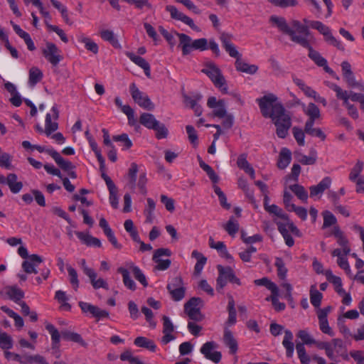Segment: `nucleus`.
<instances>
[{"instance_id": "nucleus-8", "label": "nucleus", "mask_w": 364, "mask_h": 364, "mask_svg": "<svg viewBox=\"0 0 364 364\" xmlns=\"http://www.w3.org/2000/svg\"><path fill=\"white\" fill-rule=\"evenodd\" d=\"M129 90L134 101L139 105L141 107L147 109L153 110L154 105L151 101L147 95L141 92L136 87L135 83H132L129 86Z\"/></svg>"}, {"instance_id": "nucleus-22", "label": "nucleus", "mask_w": 364, "mask_h": 364, "mask_svg": "<svg viewBox=\"0 0 364 364\" xmlns=\"http://www.w3.org/2000/svg\"><path fill=\"white\" fill-rule=\"evenodd\" d=\"M235 68L237 71L245 73L247 74L253 75L255 74L258 70V66L256 65H250L244 62L241 58H237L235 60Z\"/></svg>"}, {"instance_id": "nucleus-50", "label": "nucleus", "mask_w": 364, "mask_h": 364, "mask_svg": "<svg viewBox=\"0 0 364 364\" xmlns=\"http://www.w3.org/2000/svg\"><path fill=\"white\" fill-rule=\"evenodd\" d=\"M13 346V339L6 333L0 334V348L4 350L11 349Z\"/></svg>"}, {"instance_id": "nucleus-39", "label": "nucleus", "mask_w": 364, "mask_h": 364, "mask_svg": "<svg viewBox=\"0 0 364 364\" xmlns=\"http://www.w3.org/2000/svg\"><path fill=\"white\" fill-rule=\"evenodd\" d=\"M255 284L257 286H264L267 289L271 291L272 294H277L279 292V289L277 286L267 277H264L259 279H256L254 281Z\"/></svg>"}, {"instance_id": "nucleus-18", "label": "nucleus", "mask_w": 364, "mask_h": 364, "mask_svg": "<svg viewBox=\"0 0 364 364\" xmlns=\"http://www.w3.org/2000/svg\"><path fill=\"white\" fill-rule=\"evenodd\" d=\"M126 55L136 65L144 70V74L149 78L151 77V68L149 63L143 58L136 55L131 52H127Z\"/></svg>"}, {"instance_id": "nucleus-41", "label": "nucleus", "mask_w": 364, "mask_h": 364, "mask_svg": "<svg viewBox=\"0 0 364 364\" xmlns=\"http://www.w3.org/2000/svg\"><path fill=\"white\" fill-rule=\"evenodd\" d=\"M322 298V294L315 289L314 286H311L310 289V301L311 304L314 307L318 308L321 306Z\"/></svg>"}, {"instance_id": "nucleus-52", "label": "nucleus", "mask_w": 364, "mask_h": 364, "mask_svg": "<svg viewBox=\"0 0 364 364\" xmlns=\"http://www.w3.org/2000/svg\"><path fill=\"white\" fill-rule=\"evenodd\" d=\"M58 128V124L57 122H53L51 121V115L50 114H47L46 117V129L45 133L47 136L51 134L52 132L57 130Z\"/></svg>"}, {"instance_id": "nucleus-34", "label": "nucleus", "mask_w": 364, "mask_h": 364, "mask_svg": "<svg viewBox=\"0 0 364 364\" xmlns=\"http://www.w3.org/2000/svg\"><path fill=\"white\" fill-rule=\"evenodd\" d=\"M43 77L42 71L37 67H32L29 70L28 83L31 86L36 85Z\"/></svg>"}, {"instance_id": "nucleus-37", "label": "nucleus", "mask_w": 364, "mask_h": 364, "mask_svg": "<svg viewBox=\"0 0 364 364\" xmlns=\"http://www.w3.org/2000/svg\"><path fill=\"white\" fill-rule=\"evenodd\" d=\"M46 329L50 334L53 348H58L60 340V334L58 329L52 323H47L46 325Z\"/></svg>"}, {"instance_id": "nucleus-43", "label": "nucleus", "mask_w": 364, "mask_h": 364, "mask_svg": "<svg viewBox=\"0 0 364 364\" xmlns=\"http://www.w3.org/2000/svg\"><path fill=\"white\" fill-rule=\"evenodd\" d=\"M23 360L25 364H48L46 358L43 356L38 354L33 355L25 354Z\"/></svg>"}, {"instance_id": "nucleus-5", "label": "nucleus", "mask_w": 364, "mask_h": 364, "mask_svg": "<svg viewBox=\"0 0 364 364\" xmlns=\"http://www.w3.org/2000/svg\"><path fill=\"white\" fill-rule=\"evenodd\" d=\"M257 102L262 116L265 118H270L274 116L277 107H284L280 102H278L277 97L272 93L257 99Z\"/></svg>"}, {"instance_id": "nucleus-6", "label": "nucleus", "mask_w": 364, "mask_h": 364, "mask_svg": "<svg viewBox=\"0 0 364 364\" xmlns=\"http://www.w3.org/2000/svg\"><path fill=\"white\" fill-rule=\"evenodd\" d=\"M138 171L139 170L137 164L136 163H132L127 173V177L129 179L127 186L132 190H134L136 186H137L140 189L141 193L145 195L146 193V184L147 182L146 172L143 171L140 173L139 178L136 184V174Z\"/></svg>"}, {"instance_id": "nucleus-36", "label": "nucleus", "mask_w": 364, "mask_h": 364, "mask_svg": "<svg viewBox=\"0 0 364 364\" xmlns=\"http://www.w3.org/2000/svg\"><path fill=\"white\" fill-rule=\"evenodd\" d=\"M183 98L184 104L186 107L192 109L196 105H198V102L200 101L203 98V96L199 92L192 93L191 96L183 94Z\"/></svg>"}, {"instance_id": "nucleus-54", "label": "nucleus", "mask_w": 364, "mask_h": 364, "mask_svg": "<svg viewBox=\"0 0 364 364\" xmlns=\"http://www.w3.org/2000/svg\"><path fill=\"white\" fill-rule=\"evenodd\" d=\"M267 208L268 209L267 210V211L269 212V213H272L283 220H289L288 215L286 214L283 211V210L277 205L272 204Z\"/></svg>"}, {"instance_id": "nucleus-49", "label": "nucleus", "mask_w": 364, "mask_h": 364, "mask_svg": "<svg viewBox=\"0 0 364 364\" xmlns=\"http://www.w3.org/2000/svg\"><path fill=\"white\" fill-rule=\"evenodd\" d=\"M55 298L61 303V308L69 311L71 309V306L70 304L67 302L68 298L66 296L65 292L61 290H58L55 292Z\"/></svg>"}, {"instance_id": "nucleus-30", "label": "nucleus", "mask_w": 364, "mask_h": 364, "mask_svg": "<svg viewBox=\"0 0 364 364\" xmlns=\"http://www.w3.org/2000/svg\"><path fill=\"white\" fill-rule=\"evenodd\" d=\"M61 336L66 341H70L75 343H77L84 347L87 346V343L85 342L82 336L77 333H74L65 330L61 332Z\"/></svg>"}, {"instance_id": "nucleus-4", "label": "nucleus", "mask_w": 364, "mask_h": 364, "mask_svg": "<svg viewBox=\"0 0 364 364\" xmlns=\"http://www.w3.org/2000/svg\"><path fill=\"white\" fill-rule=\"evenodd\" d=\"M201 72L208 75L213 82L214 85L219 88L223 93H228L226 80L223 75L221 70L215 63H206L205 68L201 70Z\"/></svg>"}, {"instance_id": "nucleus-61", "label": "nucleus", "mask_w": 364, "mask_h": 364, "mask_svg": "<svg viewBox=\"0 0 364 364\" xmlns=\"http://www.w3.org/2000/svg\"><path fill=\"white\" fill-rule=\"evenodd\" d=\"M184 311L191 320L200 321L203 318V316L202 315L200 309H188L187 310H184Z\"/></svg>"}, {"instance_id": "nucleus-55", "label": "nucleus", "mask_w": 364, "mask_h": 364, "mask_svg": "<svg viewBox=\"0 0 364 364\" xmlns=\"http://www.w3.org/2000/svg\"><path fill=\"white\" fill-rule=\"evenodd\" d=\"M203 306V301L199 297H192L184 304V310L200 309Z\"/></svg>"}, {"instance_id": "nucleus-42", "label": "nucleus", "mask_w": 364, "mask_h": 364, "mask_svg": "<svg viewBox=\"0 0 364 364\" xmlns=\"http://www.w3.org/2000/svg\"><path fill=\"white\" fill-rule=\"evenodd\" d=\"M78 41L85 44L87 50L91 51L94 54H97L98 53V46L90 38L81 35L79 36Z\"/></svg>"}, {"instance_id": "nucleus-38", "label": "nucleus", "mask_w": 364, "mask_h": 364, "mask_svg": "<svg viewBox=\"0 0 364 364\" xmlns=\"http://www.w3.org/2000/svg\"><path fill=\"white\" fill-rule=\"evenodd\" d=\"M228 318L225 323L228 326H232L237 321V318H236L237 312H236V309L235 308V301L232 296H230L229 301H228Z\"/></svg>"}, {"instance_id": "nucleus-12", "label": "nucleus", "mask_w": 364, "mask_h": 364, "mask_svg": "<svg viewBox=\"0 0 364 364\" xmlns=\"http://www.w3.org/2000/svg\"><path fill=\"white\" fill-rule=\"evenodd\" d=\"M171 255V252L168 248H159L157 249L153 255V261L156 263V266L155 269L161 271H164L167 269L171 265V260L169 259H162L161 257L167 256L170 257Z\"/></svg>"}, {"instance_id": "nucleus-31", "label": "nucleus", "mask_w": 364, "mask_h": 364, "mask_svg": "<svg viewBox=\"0 0 364 364\" xmlns=\"http://www.w3.org/2000/svg\"><path fill=\"white\" fill-rule=\"evenodd\" d=\"M100 37L105 41H108L115 48H121V45L113 31L102 30L100 31Z\"/></svg>"}, {"instance_id": "nucleus-47", "label": "nucleus", "mask_w": 364, "mask_h": 364, "mask_svg": "<svg viewBox=\"0 0 364 364\" xmlns=\"http://www.w3.org/2000/svg\"><path fill=\"white\" fill-rule=\"evenodd\" d=\"M156 203L154 200L150 198H147V207L144 210L146 215V222L152 223L153 221V212L155 209Z\"/></svg>"}, {"instance_id": "nucleus-63", "label": "nucleus", "mask_w": 364, "mask_h": 364, "mask_svg": "<svg viewBox=\"0 0 364 364\" xmlns=\"http://www.w3.org/2000/svg\"><path fill=\"white\" fill-rule=\"evenodd\" d=\"M171 296V299L175 301H179L185 297L186 288L182 287L179 289L168 291Z\"/></svg>"}, {"instance_id": "nucleus-25", "label": "nucleus", "mask_w": 364, "mask_h": 364, "mask_svg": "<svg viewBox=\"0 0 364 364\" xmlns=\"http://www.w3.org/2000/svg\"><path fill=\"white\" fill-rule=\"evenodd\" d=\"M294 336L291 331L285 330L284 337L282 345L286 349V355L288 358H291L294 353V346L292 342Z\"/></svg>"}, {"instance_id": "nucleus-7", "label": "nucleus", "mask_w": 364, "mask_h": 364, "mask_svg": "<svg viewBox=\"0 0 364 364\" xmlns=\"http://www.w3.org/2000/svg\"><path fill=\"white\" fill-rule=\"evenodd\" d=\"M310 27L317 30L321 34L324 36L325 41L329 44L336 47L341 50H344V47L341 41H338L331 33V29L327 26L324 25L322 22L318 21H311L310 22Z\"/></svg>"}, {"instance_id": "nucleus-56", "label": "nucleus", "mask_w": 364, "mask_h": 364, "mask_svg": "<svg viewBox=\"0 0 364 364\" xmlns=\"http://www.w3.org/2000/svg\"><path fill=\"white\" fill-rule=\"evenodd\" d=\"M114 141H120L123 144L125 149H129L132 146V142L128 136L127 134L123 133L119 135L112 136Z\"/></svg>"}, {"instance_id": "nucleus-60", "label": "nucleus", "mask_w": 364, "mask_h": 364, "mask_svg": "<svg viewBox=\"0 0 364 364\" xmlns=\"http://www.w3.org/2000/svg\"><path fill=\"white\" fill-rule=\"evenodd\" d=\"M153 130L156 132V137L158 139H165L168 136V131L167 128L164 124H161L159 122Z\"/></svg>"}, {"instance_id": "nucleus-17", "label": "nucleus", "mask_w": 364, "mask_h": 364, "mask_svg": "<svg viewBox=\"0 0 364 364\" xmlns=\"http://www.w3.org/2000/svg\"><path fill=\"white\" fill-rule=\"evenodd\" d=\"M47 154H49L55 161V163L65 171H69L75 168V166L68 160L63 159L60 154L55 150H48Z\"/></svg>"}, {"instance_id": "nucleus-46", "label": "nucleus", "mask_w": 364, "mask_h": 364, "mask_svg": "<svg viewBox=\"0 0 364 364\" xmlns=\"http://www.w3.org/2000/svg\"><path fill=\"white\" fill-rule=\"evenodd\" d=\"M275 267L277 269V275L281 279H284L287 276V269L285 264L281 257H276Z\"/></svg>"}, {"instance_id": "nucleus-24", "label": "nucleus", "mask_w": 364, "mask_h": 364, "mask_svg": "<svg viewBox=\"0 0 364 364\" xmlns=\"http://www.w3.org/2000/svg\"><path fill=\"white\" fill-rule=\"evenodd\" d=\"M328 87L336 92V97L338 99L343 100V105L345 106L347 109H349V106L353 105L348 102L349 97H348V92L346 90H343L338 85L334 83H330Z\"/></svg>"}, {"instance_id": "nucleus-20", "label": "nucleus", "mask_w": 364, "mask_h": 364, "mask_svg": "<svg viewBox=\"0 0 364 364\" xmlns=\"http://www.w3.org/2000/svg\"><path fill=\"white\" fill-rule=\"evenodd\" d=\"M304 112L309 117L306 123H315L321 118L320 109L314 103H309L306 107L304 108Z\"/></svg>"}, {"instance_id": "nucleus-32", "label": "nucleus", "mask_w": 364, "mask_h": 364, "mask_svg": "<svg viewBox=\"0 0 364 364\" xmlns=\"http://www.w3.org/2000/svg\"><path fill=\"white\" fill-rule=\"evenodd\" d=\"M314 123H305L304 132L311 136L320 138L322 141L326 139V134L320 128H314Z\"/></svg>"}, {"instance_id": "nucleus-62", "label": "nucleus", "mask_w": 364, "mask_h": 364, "mask_svg": "<svg viewBox=\"0 0 364 364\" xmlns=\"http://www.w3.org/2000/svg\"><path fill=\"white\" fill-rule=\"evenodd\" d=\"M11 156L8 153L1 154L0 155V166L8 170L11 169Z\"/></svg>"}, {"instance_id": "nucleus-29", "label": "nucleus", "mask_w": 364, "mask_h": 364, "mask_svg": "<svg viewBox=\"0 0 364 364\" xmlns=\"http://www.w3.org/2000/svg\"><path fill=\"white\" fill-rule=\"evenodd\" d=\"M6 184L13 193H18L23 188V183L17 181V176L15 173H9L6 177Z\"/></svg>"}, {"instance_id": "nucleus-23", "label": "nucleus", "mask_w": 364, "mask_h": 364, "mask_svg": "<svg viewBox=\"0 0 364 364\" xmlns=\"http://www.w3.org/2000/svg\"><path fill=\"white\" fill-rule=\"evenodd\" d=\"M75 235L84 244L90 247H100L102 246L101 241L90 234H85L82 232H76Z\"/></svg>"}, {"instance_id": "nucleus-15", "label": "nucleus", "mask_w": 364, "mask_h": 364, "mask_svg": "<svg viewBox=\"0 0 364 364\" xmlns=\"http://www.w3.org/2000/svg\"><path fill=\"white\" fill-rule=\"evenodd\" d=\"M331 184V179L330 177L326 176L323 178L316 186H312L309 188L310 197L318 196V198H320L321 196L330 187Z\"/></svg>"}, {"instance_id": "nucleus-59", "label": "nucleus", "mask_w": 364, "mask_h": 364, "mask_svg": "<svg viewBox=\"0 0 364 364\" xmlns=\"http://www.w3.org/2000/svg\"><path fill=\"white\" fill-rule=\"evenodd\" d=\"M323 228H326L330 227L336 223V217L328 210H326L323 213Z\"/></svg>"}, {"instance_id": "nucleus-53", "label": "nucleus", "mask_w": 364, "mask_h": 364, "mask_svg": "<svg viewBox=\"0 0 364 364\" xmlns=\"http://www.w3.org/2000/svg\"><path fill=\"white\" fill-rule=\"evenodd\" d=\"M269 2L281 8L294 7L298 4L296 0H268Z\"/></svg>"}, {"instance_id": "nucleus-16", "label": "nucleus", "mask_w": 364, "mask_h": 364, "mask_svg": "<svg viewBox=\"0 0 364 364\" xmlns=\"http://www.w3.org/2000/svg\"><path fill=\"white\" fill-rule=\"evenodd\" d=\"M85 274L89 277L94 289L103 288L109 289L108 284L105 279L102 278L97 279V273L93 269L85 267Z\"/></svg>"}, {"instance_id": "nucleus-26", "label": "nucleus", "mask_w": 364, "mask_h": 364, "mask_svg": "<svg viewBox=\"0 0 364 364\" xmlns=\"http://www.w3.org/2000/svg\"><path fill=\"white\" fill-rule=\"evenodd\" d=\"M291 153L287 148H282L279 156L277 166L280 169H284L290 164Z\"/></svg>"}, {"instance_id": "nucleus-35", "label": "nucleus", "mask_w": 364, "mask_h": 364, "mask_svg": "<svg viewBox=\"0 0 364 364\" xmlns=\"http://www.w3.org/2000/svg\"><path fill=\"white\" fill-rule=\"evenodd\" d=\"M289 189L302 202H304V203L307 202L308 193L303 186L296 183V184L289 186Z\"/></svg>"}, {"instance_id": "nucleus-2", "label": "nucleus", "mask_w": 364, "mask_h": 364, "mask_svg": "<svg viewBox=\"0 0 364 364\" xmlns=\"http://www.w3.org/2000/svg\"><path fill=\"white\" fill-rule=\"evenodd\" d=\"M275 114L270 119H272L277 128L276 133L278 137L284 139L287 136L289 129L291 126V118L286 113L284 107H277Z\"/></svg>"}, {"instance_id": "nucleus-33", "label": "nucleus", "mask_w": 364, "mask_h": 364, "mask_svg": "<svg viewBox=\"0 0 364 364\" xmlns=\"http://www.w3.org/2000/svg\"><path fill=\"white\" fill-rule=\"evenodd\" d=\"M117 272L122 274L124 286L128 289L134 291L136 287V284L134 280L132 279L129 272L124 267L118 268Z\"/></svg>"}, {"instance_id": "nucleus-44", "label": "nucleus", "mask_w": 364, "mask_h": 364, "mask_svg": "<svg viewBox=\"0 0 364 364\" xmlns=\"http://www.w3.org/2000/svg\"><path fill=\"white\" fill-rule=\"evenodd\" d=\"M296 349L298 353V357L301 364H309L310 358L306 353V349L304 343H298L296 345Z\"/></svg>"}, {"instance_id": "nucleus-48", "label": "nucleus", "mask_w": 364, "mask_h": 364, "mask_svg": "<svg viewBox=\"0 0 364 364\" xmlns=\"http://www.w3.org/2000/svg\"><path fill=\"white\" fill-rule=\"evenodd\" d=\"M363 162L360 161H358L353 168L351 169L350 173L349 174V179L351 181H355V179L358 178L363 169Z\"/></svg>"}, {"instance_id": "nucleus-58", "label": "nucleus", "mask_w": 364, "mask_h": 364, "mask_svg": "<svg viewBox=\"0 0 364 364\" xmlns=\"http://www.w3.org/2000/svg\"><path fill=\"white\" fill-rule=\"evenodd\" d=\"M293 135L299 146H304L305 144L304 138H305V132L304 129L302 130L301 128L297 127H294L292 129Z\"/></svg>"}, {"instance_id": "nucleus-64", "label": "nucleus", "mask_w": 364, "mask_h": 364, "mask_svg": "<svg viewBox=\"0 0 364 364\" xmlns=\"http://www.w3.org/2000/svg\"><path fill=\"white\" fill-rule=\"evenodd\" d=\"M128 310L132 319L136 320L139 317V310L138 306L134 301H129L128 302Z\"/></svg>"}, {"instance_id": "nucleus-40", "label": "nucleus", "mask_w": 364, "mask_h": 364, "mask_svg": "<svg viewBox=\"0 0 364 364\" xmlns=\"http://www.w3.org/2000/svg\"><path fill=\"white\" fill-rule=\"evenodd\" d=\"M217 269L218 270V277L216 280V289L220 291L224 288V287L227 284V278L226 274L225 273V267L220 264L217 266Z\"/></svg>"}, {"instance_id": "nucleus-28", "label": "nucleus", "mask_w": 364, "mask_h": 364, "mask_svg": "<svg viewBox=\"0 0 364 364\" xmlns=\"http://www.w3.org/2000/svg\"><path fill=\"white\" fill-rule=\"evenodd\" d=\"M134 343L138 347L148 349L151 352H155L156 350V346L155 343L152 340L146 337L139 336L136 338Z\"/></svg>"}, {"instance_id": "nucleus-10", "label": "nucleus", "mask_w": 364, "mask_h": 364, "mask_svg": "<svg viewBox=\"0 0 364 364\" xmlns=\"http://www.w3.org/2000/svg\"><path fill=\"white\" fill-rule=\"evenodd\" d=\"M341 70L343 77L349 87H357L361 91H364V85L355 80V77L352 71L351 65L349 62L345 60L341 63Z\"/></svg>"}, {"instance_id": "nucleus-51", "label": "nucleus", "mask_w": 364, "mask_h": 364, "mask_svg": "<svg viewBox=\"0 0 364 364\" xmlns=\"http://www.w3.org/2000/svg\"><path fill=\"white\" fill-rule=\"evenodd\" d=\"M132 271L134 278L139 281L144 287H146L148 286V282L142 271L137 266H132Z\"/></svg>"}, {"instance_id": "nucleus-27", "label": "nucleus", "mask_w": 364, "mask_h": 364, "mask_svg": "<svg viewBox=\"0 0 364 364\" xmlns=\"http://www.w3.org/2000/svg\"><path fill=\"white\" fill-rule=\"evenodd\" d=\"M139 122L147 129H155V126L157 125L159 121L156 119L152 114L144 112L141 114Z\"/></svg>"}, {"instance_id": "nucleus-11", "label": "nucleus", "mask_w": 364, "mask_h": 364, "mask_svg": "<svg viewBox=\"0 0 364 364\" xmlns=\"http://www.w3.org/2000/svg\"><path fill=\"white\" fill-rule=\"evenodd\" d=\"M45 58L53 66H56L63 60L60 50L55 44L51 42H46V48L42 50Z\"/></svg>"}, {"instance_id": "nucleus-21", "label": "nucleus", "mask_w": 364, "mask_h": 364, "mask_svg": "<svg viewBox=\"0 0 364 364\" xmlns=\"http://www.w3.org/2000/svg\"><path fill=\"white\" fill-rule=\"evenodd\" d=\"M6 294L9 299L12 300L16 304L20 303L21 299L24 297V292L16 285L8 286L5 288Z\"/></svg>"}, {"instance_id": "nucleus-14", "label": "nucleus", "mask_w": 364, "mask_h": 364, "mask_svg": "<svg viewBox=\"0 0 364 364\" xmlns=\"http://www.w3.org/2000/svg\"><path fill=\"white\" fill-rule=\"evenodd\" d=\"M43 262L41 256L33 254L28 257V260H25L22 263V268L27 274H37L36 267Z\"/></svg>"}, {"instance_id": "nucleus-3", "label": "nucleus", "mask_w": 364, "mask_h": 364, "mask_svg": "<svg viewBox=\"0 0 364 364\" xmlns=\"http://www.w3.org/2000/svg\"><path fill=\"white\" fill-rule=\"evenodd\" d=\"M176 33L179 38L178 46L181 48L183 55L190 54L193 50L203 51L208 48L206 38H202L193 41L189 36L185 33L178 32H176Z\"/></svg>"}, {"instance_id": "nucleus-9", "label": "nucleus", "mask_w": 364, "mask_h": 364, "mask_svg": "<svg viewBox=\"0 0 364 364\" xmlns=\"http://www.w3.org/2000/svg\"><path fill=\"white\" fill-rule=\"evenodd\" d=\"M166 11H168L170 15L171 18L176 21H181L182 23H185L186 25L188 26L191 28H192L193 31L199 32L200 31V29L199 27H198L195 23L193 20L190 18L189 16H186L181 11H178V9L173 5H167L166 6Z\"/></svg>"}, {"instance_id": "nucleus-19", "label": "nucleus", "mask_w": 364, "mask_h": 364, "mask_svg": "<svg viewBox=\"0 0 364 364\" xmlns=\"http://www.w3.org/2000/svg\"><path fill=\"white\" fill-rule=\"evenodd\" d=\"M224 343L230 349V354H235L238 350V345L232 332L228 328H225L223 336Z\"/></svg>"}, {"instance_id": "nucleus-1", "label": "nucleus", "mask_w": 364, "mask_h": 364, "mask_svg": "<svg viewBox=\"0 0 364 364\" xmlns=\"http://www.w3.org/2000/svg\"><path fill=\"white\" fill-rule=\"evenodd\" d=\"M269 22L276 26L278 29L283 33L288 35L291 41L307 48L309 51V57L314 61L318 66L324 65L326 59L323 58L318 52L314 50L308 40L309 31L307 26L303 25L298 20H293L291 22V26L296 29V31L290 28L286 19L282 16H271Z\"/></svg>"}, {"instance_id": "nucleus-57", "label": "nucleus", "mask_w": 364, "mask_h": 364, "mask_svg": "<svg viewBox=\"0 0 364 364\" xmlns=\"http://www.w3.org/2000/svg\"><path fill=\"white\" fill-rule=\"evenodd\" d=\"M67 269L70 277V282L72 284L73 289L77 290L79 287V280L77 278V271L71 266H68Z\"/></svg>"}, {"instance_id": "nucleus-45", "label": "nucleus", "mask_w": 364, "mask_h": 364, "mask_svg": "<svg viewBox=\"0 0 364 364\" xmlns=\"http://www.w3.org/2000/svg\"><path fill=\"white\" fill-rule=\"evenodd\" d=\"M223 228L230 235L234 236L239 230V224L232 216L228 222L223 225Z\"/></svg>"}, {"instance_id": "nucleus-13", "label": "nucleus", "mask_w": 364, "mask_h": 364, "mask_svg": "<svg viewBox=\"0 0 364 364\" xmlns=\"http://www.w3.org/2000/svg\"><path fill=\"white\" fill-rule=\"evenodd\" d=\"M215 346V344L213 341H208L202 346L200 350L206 359L215 363H218L221 360L222 354L220 351L211 352Z\"/></svg>"}]
</instances>
